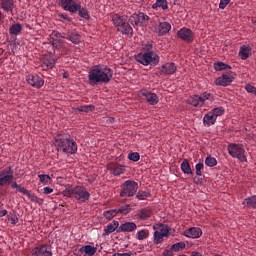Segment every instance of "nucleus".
<instances>
[{
	"label": "nucleus",
	"instance_id": "nucleus-10",
	"mask_svg": "<svg viewBox=\"0 0 256 256\" xmlns=\"http://www.w3.org/2000/svg\"><path fill=\"white\" fill-rule=\"evenodd\" d=\"M233 81H235V73L229 71L224 73L221 77L217 78L215 80V85L220 87H227L228 85H231Z\"/></svg>",
	"mask_w": 256,
	"mask_h": 256
},
{
	"label": "nucleus",
	"instance_id": "nucleus-33",
	"mask_svg": "<svg viewBox=\"0 0 256 256\" xmlns=\"http://www.w3.org/2000/svg\"><path fill=\"white\" fill-rule=\"evenodd\" d=\"M181 171H183L186 175H191L193 171L191 170V164H189V160L184 159L181 163Z\"/></svg>",
	"mask_w": 256,
	"mask_h": 256
},
{
	"label": "nucleus",
	"instance_id": "nucleus-14",
	"mask_svg": "<svg viewBox=\"0 0 256 256\" xmlns=\"http://www.w3.org/2000/svg\"><path fill=\"white\" fill-rule=\"evenodd\" d=\"M146 21H149V16H147L145 13L133 14L129 18L131 25H136L138 27H141V25H143V23Z\"/></svg>",
	"mask_w": 256,
	"mask_h": 256
},
{
	"label": "nucleus",
	"instance_id": "nucleus-41",
	"mask_svg": "<svg viewBox=\"0 0 256 256\" xmlns=\"http://www.w3.org/2000/svg\"><path fill=\"white\" fill-rule=\"evenodd\" d=\"M210 113L217 119L218 117H221L223 113H225V108L224 107H217L214 108L210 111Z\"/></svg>",
	"mask_w": 256,
	"mask_h": 256
},
{
	"label": "nucleus",
	"instance_id": "nucleus-34",
	"mask_svg": "<svg viewBox=\"0 0 256 256\" xmlns=\"http://www.w3.org/2000/svg\"><path fill=\"white\" fill-rule=\"evenodd\" d=\"M136 239H138V241H145V239H149V229L139 230L136 233Z\"/></svg>",
	"mask_w": 256,
	"mask_h": 256
},
{
	"label": "nucleus",
	"instance_id": "nucleus-61",
	"mask_svg": "<svg viewBox=\"0 0 256 256\" xmlns=\"http://www.w3.org/2000/svg\"><path fill=\"white\" fill-rule=\"evenodd\" d=\"M3 255V250L0 248V256Z\"/></svg>",
	"mask_w": 256,
	"mask_h": 256
},
{
	"label": "nucleus",
	"instance_id": "nucleus-50",
	"mask_svg": "<svg viewBox=\"0 0 256 256\" xmlns=\"http://www.w3.org/2000/svg\"><path fill=\"white\" fill-rule=\"evenodd\" d=\"M118 213H124V215H127V213L131 212V206L130 205H125L121 206L119 209H117Z\"/></svg>",
	"mask_w": 256,
	"mask_h": 256
},
{
	"label": "nucleus",
	"instance_id": "nucleus-32",
	"mask_svg": "<svg viewBox=\"0 0 256 256\" xmlns=\"http://www.w3.org/2000/svg\"><path fill=\"white\" fill-rule=\"evenodd\" d=\"M243 205L249 209H256V195L244 199Z\"/></svg>",
	"mask_w": 256,
	"mask_h": 256
},
{
	"label": "nucleus",
	"instance_id": "nucleus-23",
	"mask_svg": "<svg viewBox=\"0 0 256 256\" xmlns=\"http://www.w3.org/2000/svg\"><path fill=\"white\" fill-rule=\"evenodd\" d=\"M117 31L122 33V35H133V28L129 25L126 18L123 20L122 24L118 26Z\"/></svg>",
	"mask_w": 256,
	"mask_h": 256
},
{
	"label": "nucleus",
	"instance_id": "nucleus-12",
	"mask_svg": "<svg viewBox=\"0 0 256 256\" xmlns=\"http://www.w3.org/2000/svg\"><path fill=\"white\" fill-rule=\"evenodd\" d=\"M26 82L35 89H41L45 85V79L37 74H29L26 76Z\"/></svg>",
	"mask_w": 256,
	"mask_h": 256
},
{
	"label": "nucleus",
	"instance_id": "nucleus-2",
	"mask_svg": "<svg viewBox=\"0 0 256 256\" xmlns=\"http://www.w3.org/2000/svg\"><path fill=\"white\" fill-rule=\"evenodd\" d=\"M62 195L68 199H75L79 203H87L91 199V193H89L87 187L81 185H67L62 191Z\"/></svg>",
	"mask_w": 256,
	"mask_h": 256
},
{
	"label": "nucleus",
	"instance_id": "nucleus-28",
	"mask_svg": "<svg viewBox=\"0 0 256 256\" xmlns=\"http://www.w3.org/2000/svg\"><path fill=\"white\" fill-rule=\"evenodd\" d=\"M216 121H217V118L211 112H208L203 117V124L206 127H211V125H215Z\"/></svg>",
	"mask_w": 256,
	"mask_h": 256
},
{
	"label": "nucleus",
	"instance_id": "nucleus-40",
	"mask_svg": "<svg viewBox=\"0 0 256 256\" xmlns=\"http://www.w3.org/2000/svg\"><path fill=\"white\" fill-rule=\"evenodd\" d=\"M214 69L215 71H225V69H231V66L223 62H218L214 64Z\"/></svg>",
	"mask_w": 256,
	"mask_h": 256
},
{
	"label": "nucleus",
	"instance_id": "nucleus-60",
	"mask_svg": "<svg viewBox=\"0 0 256 256\" xmlns=\"http://www.w3.org/2000/svg\"><path fill=\"white\" fill-rule=\"evenodd\" d=\"M3 19V13L0 11V21Z\"/></svg>",
	"mask_w": 256,
	"mask_h": 256
},
{
	"label": "nucleus",
	"instance_id": "nucleus-5",
	"mask_svg": "<svg viewBox=\"0 0 256 256\" xmlns=\"http://www.w3.org/2000/svg\"><path fill=\"white\" fill-rule=\"evenodd\" d=\"M55 142L58 151H63V153H68L70 155H75V153H77V142L71 139L68 134H57Z\"/></svg>",
	"mask_w": 256,
	"mask_h": 256
},
{
	"label": "nucleus",
	"instance_id": "nucleus-4",
	"mask_svg": "<svg viewBox=\"0 0 256 256\" xmlns=\"http://www.w3.org/2000/svg\"><path fill=\"white\" fill-rule=\"evenodd\" d=\"M13 179H15V175L11 166L0 170V187H7L10 185L11 189H16L18 193H22L23 195L27 189L17 184V182H13Z\"/></svg>",
	"mask_w": 256,
	"mask_h": 256
},
{
	"label": "nucleus",
	"instance_id": "nucleus-11",
	"mask_svg": "<svg viewBox=\"0 0 256 256\" xmlns=\"http://www.w3.org/2000/svg\"><path fill=\"white\" fill-rule=\"evenodd\" d=\"M177 35L179 39L184 41L185 43H193L195 41V33L192 32L191 29L183 27L180 30H178Z\"/></svg>",
	"mask_w": 256,
	"mask_h": 256
},
{
	"label": "nucleus",
	"instance_id": "nucleus-8",
	"mask_svg": "<svg viewBox=\"0 0 256 256\" xmlns=\"http://www.w3.org/2000/svg\"><path fill=\"white\" fill-rule=\"evenodd\" d=\"M228 153L234 159H239L242 163H247V156H245V148L242 144L232 143L228 145Z\"/></svg>",
	"mask_w": 256,
	"mask_h": 256
},
{
	"label": "nucleus",
	"instance_id": "nucleus-58",
	"mask_svg": "<svg viewBox=\"0 0 256 256\" xmlns=\"http://www.w3.org/2000/svg\"><path fill=\"white\" fill-rule=\"evenodd\" d=\"M191 256H203L201 253H199V252H195V251H193L192 253H191Z\"/></svg>",
	"mask_w": 256,
	"mask_h": 256
},
{
	"label": "nucleus",
	"instance_id": "nucleus-56",
	"mask_svg": "<svg viewBox=\"0 0 256 256\" xmlns=\"http://www.w3.org/2000/svg\"><path fill=\"white\" fill-rule=\"evenodd\" d=\"M145 49H146V51H153V50H151V49H153V44H151V43L146 44Z\"/></svg>",
	"mask_w": 256,
	"mask_h": 256
},
{
	"label": "nucleus",
	"instance_id": "nucleus-3",
	"mask_svg": "<svg viewBox=\"0 0 256 256\" xmlns=\"http://www.w3.org/2000/svg\"><path fill=\"white\" fill-rule=\"evenodd\" d=\"M58 5L59 7H62L64 11H68L72 14L78 13L79 17H81L82 19H86V21H89V19H91V16L89 15V10L81 6V3H77V0H59Z\"/></svg>",
	"mask_w": 256,
	"mask_h": 256
},
{
	"label": "nucleus",
	"instance_id": "nucleus-42",
	"mask_svg": "<svg viewBox=\"0 0 256 256\" xmlns=\"http://www.w3.org/2000/svg\"><path fill=\"white\" fill-rule=\"evenodd\" d=\"M205 165H207V167H215L217 165V159L215 157L207 156Z\"/></svg>",
	"mask_w": 256,
	"mask_h": 256
},
{
	"label": "nucleus",
	"instance_id": "nucleus-55",
	"mask_svg": "<svg viewBox=\"0 0 256 256\" xmlns=\"http://www.w3.org/2000/svg\"><path fill=\"white\" fill-rule=\"evenodd\" d=\"M133 253L131 252H126V253H114L112 256H132Z\"/></svg>",
	"mask_w": 256,
	"mask_h": 256
},
{
	"label": "nucleus",
	"instance_id": "nucleus-29",
	"mask_svg": "<svg viewBox=\"0 0 256 256\" xmlns=\"http://www.w3.org/2000/svg\"><path fill=\"white\" fill-rule=\"evenodd\" d=\"M64 36L65 35H62L57 31H53L50 35L53 47H57V43H62L61 39H63Z\"/></svg>",
	"mask_w": 256,
	"mask_h": 256
},
{
	"label": "nucleus",
	"instance_id": "nucleus-47",
	"mask_svg": "<svg viewBox=\"0 0 256 256\" xmlns=\"http://www.w3.org/2000/svg\"><path fill=\"white\" fill-rule=\"evenodd\" d=\"M40 182H42L44 185H47L51 181V177L47 174H39L38 175Z\"/></svg>",
	"mask_w": 256,
	"mask_h": 256
},
{
	"label": "nucleus",
	"instance_id": "nucleus-49",
	"mask_svg": "<svg viewBox=\"0 0 256 256\" xmlns=\"http://www.w3.org/2000/svg\"><path fill=\"white\" fill-rule=\"evenodd\" d=\"M128 159L130 161L137 162L139 159H141V156L139 155V152H132L128 154Z\"/></svg>",
	"mask_w": 256,
	"mask_h": 256
},
{
	"label": "nucleus",
	"instance_id": "nucleus-52",
	"mask_svg": "<svg viewBox=\"0 0 256 256\" xmlns=\"http://www.w3.org/2000/svg\"><path fill=\"white\" fill-rule=\"evenodd\" d=\"M231 0H220L219 9H225L229 5Z\"/></svg>",
	"mask_w": 256,
	"mask_h": 256
},
{
	"label": "nucleus",
	"instance_id": "nucleus-45",
	"mask_svg": "<svg viewBox=\"0 0 256 256\" xmlns=\"http://www.w3.org/2000/svg\"><path fill=\"white\" fill-rule=\"evenodd\" d=\"M44 65L48 69H53V67H55V59L50 56L48 59L44 61Z\"/></svg>",
	"mask_w": 256,
	"mask_h": 256
},
{
	"label": "nucleus",
	"instance_id": "nucleus-9",
	"mask_svg": "<svg viewBox=\"0 0 256 256\" xmlns=\"http://www.w3.org/2000/svg\"><path fill=\"white\" fill-rule=\"evenodd\" d=\"M139 189V184L133 180H126L121 185L120 197H133L137 190Z\"/></svg>",
	"mask_w": 256,
	"mask_h": 256
},
{
	"label": "nucleus",
	"instance_id": "nucleus-46",
	"mask_svg": "<svg viewBox=\"0 0 256 256\" xmlns=\"http://www.w3.org/2000/svg\"><path fill=\"white\" fill-rule=\"evenodd\" d=\"M195 169H196V175L198 177H201V175H203L202 170L205 169V164H203V162H199L196 164Z\"/></svg>",
	"mask_w": 256,
	"mask_h": 256
},
{
	"label": "nucleus",
	"instance_id": "nucleus-6",
	"mask_svg": "<svg viewBox=\"0 0 256 256\" xmlns=\"http://www.w3.org/2000/svg\"><path fill=\"white\" fill-rule=\"evenodd\" d=\"M138 63L147 67V65H151V67H157L159 65L160 57L155 53V51H147L144 53H139L135 57Z\"/></svg>",
	"mask_w": 256,
	"mask_h": 256
},
{
	"label": "nucleus",
	"instance_id": "nucleus-59",
	"mask_svg": "<svg viewBox=\"0 0 256 256\" xmlns=\"http://www.w3.org/2000/svg\"><path fill=\"white\" fill-rule=\"evenodd\" d=\"M108 121H109V123H115V117H110V118L108 119Z\"/></svg>",
	"mask_w": 256,
	"mask_h": 256
},
{
	"label": "nucleus",
	"instance_id": "nucleus-15",
	"mask_svg": "<svg viewBox=\"0 0 256 256\" xmlns=\"http://www.w3.org/2000/svg\"><path fill=\"white\" fill-rule=\"evenodd\" d=\"M177 73V65L173 62H167L160 67V75H174Z\"/></svg>",
	"mask_w": 256,
	"mask_h": 256
},
{
	"label": "nucleus",
	"instance_id": "nucleus-35",
	"mask_svg": "<svg viewBox=\"0 0 256 256\" xmlns=\"http://www.w3.org/2000/svg\"><path fill=\"white\" fill-rule=\"evenodd\" d=\"M119 213V210L117 209H111V210H106L103 212V216L105 217V219H107L108 221H111V219H113L114 217H117V214Z\"/></svg>",
	"mask_w": 256,
	"mask_h": 256
},
{
	"label": "nucleus",
	"instance_id": "nucleus-24",
	"mask_svg": "<svg viewBox=\"0 0 256 256\" xmlns=\"http://www.w3.org/2000/svg\"><path fill=\"white\" fill-rule=\"evenodd\" d=\"M0 8L3 9L5 13H13L15 0H0Z\"/></svg>",
	"mask_w": 256,
	"mask_h": 256
},
{
	"label": "nucleus",
	"instance_id": "nucleus-13",
	"mask_svg": "<svg viewBox=\"0 0 256 256\" xmlns=\"http://www.w3.org/2000/svg\"><path fill=\"white\" fill-rule=\"evenodd\" d=\"M32 256H53V252L51 251V247L47 244H40L34 247L31 251Z\"/></svg>",
	"mask_w": 256,
	"mask_h": 256
},
{
	"label": "nucleus",
	"instance_id": "nucleus-43",
	"mask_svg": "<svg viewBox=\"0 0 256 256\" xmlns=\"http://www.w3.org/2000/svg\"><path fill=\"white\" fill-rule=\"evenodd\" d=\"M23 195H26V197H28V199H30V201H32V203H39V201H41V199H39V197L35 196V194H31V192H29V190L24 191Z\"/></svg>",
	"mask_w": 256,
	"mask_h": 256
},
{
	"label": "nucleus",
	"instance_id": "nucleus-18",
	"mask_svg": "<svg viewBox=\"0 0 256 256\" xmlns=\"http://www.w3.org/2000/svg\"><path fill=\"white\" fill-rule=\"evenodd\" d=\"M187 245L185 242H177L176 244H173L170 249L164 250L163 255L164 256H173V253H179V251H183Z\"/></svg>",
	"mask_w": 256,
	"mask_h": 256
},
{
	"label": "nucleus",
	"instance_id": "nucleus-39",
	"mask_svg": "<svg viewBox=\"0 0 256 256\" xmlns=\"http://www.w3.org/2000/svg\"><path fill=\"white\" fill-rule=\"evenodd\" d=\"M78 111L80 113H93V111H95V106L94 105H84V106H80L78 108Z\"/></svg>",
	"mask_w": 256,
	"mask_h": 256
},
{
	"label": "nucleus",
	"instance_id": "nucleus-30",
	"mask_svg": "<svg viewBox=\"0 0 256 256\" xmlns=\"http://www.w3.org/2000/svg\"><path fill=\"white\" fill-rule=\"evenodd\" d=\"M159 7L163 11H167V9H169V3L167 0H156V2L152 5V9H159Z\"/></svg>",
	"mask_w": 256,
	"mask_h": 256
},
{
	"label": "nucleus",
	"instance_id": "nucleus-26",
	"mask_svg": "<svg viewBox=\"0 0 256 256\" xmlns=\"http://www.w3.org/2000/svg\"><path fill=\"white\" fill-rule=\"evenodd\" d=\"M253 49L249 45H242L239 50V57L243 60L249 59L251 57Z\"/></svg>",
	"mask_w": 256,
	"mask_h": 256
},
{
	"label": "nucleus",
	"instance_id": "nucleus-25",
	"mask_svg": "<svg viewBox=\"0 0 256 256\" xmlns=\"http://www.w3.org/2000/svg\"><path fill=\"white\" fill-rule=\"evenodd\" d=\"M117 229H119V221L114 220L106 226L102 235L103 237H105L106 235H111V233H115Z\"/></svg>",
	"mask_w": 256,
	"mask_h": 256
},
{
	"label": "nucleus",
	"instance_id": "nucleus-48",
	"mask_svg": "<svg viewBox=\"0 0 256 256\" xmlns=\"http://www.w3.org/2000/svg\"><path fill=\"white\" fill-rule=\"evenodd\" d=\"M7 217L8 221H11L12 225H17V223H19V218L17 217V214L10 213Z\"/></svg>",
	"mask_w": 256,
	"mask_h": 256
},
{
	"label": "nucleus",
	"instance_id": "nucleus-51",
	"mask_svg": "<svg viewBox=\"0 0 256 256\" xmlns=\"http://www.w3.org/2000/svg\"><path fill=\"white\" fill-rule=\"evenodd\" d=\"M245 89H246L247 93H253V95L256 93V87L251 84H247L245 86Z\"/></svg>",
	"mask_w": 256,
	"mask_h": 256
},
{
	"label": "nucleus",
	"instance_id": "nucleus-37",
	"mask_svg": "<svg viewBox=\"0 0 256 256\" xmlns=\"http://www.w3.org/2000/svg\"><path fill=\"white\" fill-rule=\"evenodd\" d=\"M57 17H58V20L61 22V23H65V21H67L68 23H71V21H73V18L69 17V14L68 13H58L57 14Z\"/></svg>",
	"mask_w": 256,
	"mask_h": 256
},
{
	"label": "nucleus",
	"instance_id": "nucleus-53",
	"mask_svg": "<svg viewBox=\"0 0 256 256\" xmlns=\"http://www.w3.org/2000/svg\"><path fill=\"white\" fill-rule=\"evenodd\" d=\"M159 233L164 237H169V227H163L162 229L159 230Z\"/></svg>",
	"mask_w": 256,
	"mask_h": 256
},
{
	"label": "nucleus",
	"instance_id": "nucleus-19",
	"mask_svg": "<svg viewBox=\"0 0 256 256\" xmlns=\"http://www.w3.org/2000/svg\"><path fill=\"white\" fill-rule=\"evenodd\" d=\"M203 235V230L199 227H191L184 231V236L189 239H199Z\"/></svg>",
	"mask_w": 256,
	"mask_h": 256
},
{
	"label": "nucleus",
	"instance_id": "nucleus-20",
	"mask_svg": "<svg viewBox=\"0 0 256 256\" xmlns=\"http://www.w3.org/2000/svg\"><path fill=\"white\" fill-rule=\"evenodd\" d=\"M136 229L137 224L135 222H125L119 226L117 233H133Z\"/></svg>",
	"mask_w": 256,
	"mask_h": 256
},
{
	"label": "nucleus",
	"instance_id": "nucleus-57",
	"mask_svg": "<svg viewBox=\"0 0 256 256\" xmlns=\"http://www.w3.org/2000/svg\"><path fill=\"white\" fill-rule=\"evenodd\" d=\"M7 215V210H0V219L1 217H5Z\"/></svg>",
	"mask_w": 256,
	"mask_h": 256
},
{
	"label": "nucleus",
	"instance_id": "nucleus-21",
	"mask_svg": "<svg viewBox=\"0 0 256 256\" xmlns=\"http://www.w3.org/2000/svg\"><path fill=\"white\" fill-rule=\"evenodd\" d=\"M107 169L116 177H119V175H123V173H125V167L117 163H109L107 165Z\"/></svg>",
	"mask_w": 256,
	"mask_h": 256
},
{
	"label": "nucleus",
	"instance_id": "nucleus-36",
	"mask_svg": "<svg viewBox=\"0 0 256 256\" xmlns=\"http://www.w3.org/2000/svg\"><path fill=\"white\" fill-rule=\"evenodd\" d=\"M125 16H121L119 14H113L112 15V23L117 28L122 24L123 20H125Z\"/></svg>",
	"mask_w": 256,
	"mask_h": 256
},
{
	"label": "nucleus",
	"instance_id": "nucleus-38",
	"mask_svg": "<svg viewBox=\"0 0 256 256\" xmlns=\"http://www.w3.org/2000/svg\"><path fill=\"white\" fill-rule=\"evenodd\" d=\"M149 197H151V193L147 191L139 190L136 194V199H138L139 201H145V199H149Z\"/></svg>",
	"mask_w": 256,
	"mask_h": 256
},
{
	"label": "nucleus",
	"instance_id": "nucleus-44",
	"mask_svg": "<svg viewBox=\"0 0 256 256\" xmlns=\"http://www.w3.org/2000/svg\"><path fill=\"white\" fill-rule=\"evenodd\" d=\"M165 236L161 233H159V230L154 232V243H156L157 245H159V243H163V238Z\"/></svg>",
	"mask_w": 256,
	"mask_h": 256
},
{
	"label": "nucleus",
	"instance_id": "nucleus-16",
	"mask_svg": "<svg viewBox=\"0 0 256 256\" xmlns=\"http://www.w3.org/2000/svg\"><path fill=\"white\" fill-rule=\"evenodd\" d=\"M155 34L159 37L167 35L171 31V24L168 22H160L158 26L155 27Z\"/></svg>",
	"mask_w": 256,
	"mask_h": 256
},
{
	"label": "nucleus",
	"instance_id": "nucleus-7",
	"mask_svg": "<svg viewBox=\"0 0 256 256\" xmlns=\"http://www.w3.org/2000/svg\"><path fill=\"white\" fill-rule=\"evenodd\" d=\"M205 101H215V98L211 95V93L204 92L203 94L193 95L188 98V104L192 105V107H196L197 109H201L203 105H205Z\"/></svg>",
	"mask_w": 256,
	"mask_h": 256
},
{
	"label": "nucleus",
	"instance_id": "nucleus-17",
	"mask_svg": "<svg viewBox=\"0 0 256 256\" xmlns=\"http://www.w3.org/2000/svg\"><path fill=\"white\" fill-rule=\"evenodd\" d=\"M63 39H67L68 41H71V43H74L75 45H78V43H81V35H79V32L76 30H68L67 33L64 34Z\"/></svg>",
	"mask_w": 256,
	"mask_h": 256
},
{
	"label": "nucleus",
	"instance_id": "nucleus-54",
	"mask_svg": "<svg viewBox=\"0 0 256 256\" xmlns=\"http://www.w3.org/2000/svg\"><path fill=\"white\" fill-rule=\"evenodd\" d=\"M42 191H43L44 195H51V193H53V188L47 186V187H44L42 189Z\"/></svg>",
	"mask_w": 256,
	"mask_h": 256
},
{
	"label": "nucleus",
	"instance_id": "nucleus-1",
	"mask_svg": "<svg viewBox=\"0 0 256 256\" xmlns=\"http://www.w3.org/2000/svg\"><path fill=\"white\" fill-rule=\"evenodd\" d=\"M113 79V70L107 66L95 65L88 71V84L91 87L107 85Z\"/></svg>",
	"mask_w": 256,
	"mask_h": 256
},
{
	"label": "nucleus",
	"instance_id": "nucleus-27",
	"mask_svg": "<svg viewBox=\"0 0 256 256\" xmlns=\"http://www.w3.org/2000/svg\"><path fill=\"white\" fill-rule=\"evenodd\" d=\"M153 211L149 208H144L138 211L137 219L140 221H147L150 217H152Z\"/></svg>",
	"mask_w": 256,
	"mask_h": 256
},
{
	"label": "nucleus",
	"instance_id": "nucleus-22",
	"mask_svg": "<svg viewBox=\"0 0 256 256\" xmlns=\"http://www.w3.org/2000/svg\"><path fill=\"white\" fill-rule=\"evenodd\" d=\"M142 97H145L149 105H157L159 103V96L147 90L141 92Z\"/></svg>",
	"mask_w": 256,
	"mask_h": 256
},
{
	"label": "nucleus",
	"instance_id": "nucleus-31",
	"mask_svg": "<svg viewBox=\"0 0 256 256\" xmlns=\"http://www.w3.org/2000/svg\"><path fill=\"white\" fill-rule=\"evenodd\" d=\"M21 31H23V26L19 23L13 24L9 28V34L14 35L15 37H17V35H19Z\"/></svg>",
	"mask_w": 256,
	"mask_h": 256
}]
</instances>
